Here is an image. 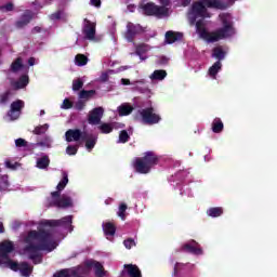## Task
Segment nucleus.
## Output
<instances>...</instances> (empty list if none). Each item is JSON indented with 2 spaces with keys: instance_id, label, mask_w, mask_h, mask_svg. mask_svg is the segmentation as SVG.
<instances>
[{
  "instance_id": "obj_1",
  "label": "nucleus",
  "mask_w": 277,
  "mask_h": 277,
  "mask_svg": "<svg viewBox=\"0 0 277 277\" xmlns=\"http://www.w3.org/2000/svg\"><path fill=\"white\" fill-rule=\"evenodd\" d=\"M25 242L27 245L24 251L34 265L42 263V253L40 252H53L57 248V242L53 240V235L47 229L28 232Z\"/></svg>"
},
{
  "instance_id": "obj_2",
  "label": "nucleus",
  "mask_w": 277,
  "mask_h": 277,
  "mask_svg": "<svg viewBox=\"0 0 277 277\" xmlns=\"http://www.w3.org/2000/svg\"><path fill=\"white\" fill-rule=\"evenodd\" d=\"M155 166H159V156L155 151H145L142 157H136L133 161L137 174H150Z\"/></svg>"
},
{
  "instance_id": "obj_3",
  "label": "nucleus",
  "mask_w": 277,
  "mask_h": 277,
  "mask_svg": "<svg viewBox=\"0 0 277 277\" xmlns=\"http://www.w3.org/2000/svg\"><path fill=\"white\" fill-rule=\"evenodd\" d=\"M207 8H213L214 10H224V3L220 0H201L195 1L192 4L188 14H194L200 18H207Z\"/></svg>"
},
{
  "instance_id": "obj_4",
  "label": "nucleus",
  "mask_w": 277,
  "mask_h": 277,
  "mask_svg": "<svg viewBox=\"0 0 277 277\" xmlns=\"http://www.w3.org/2000/svg\"><path fill=\"white\" fill-rule=\"evenodd\" d=\"M222 28L212 31V39L211 42H220V40H224L225 38H230L235 34V28L233 24L226 18H222Z\"/></svg>"
},
{
  "instance_id": "obj_5",
  "label": "nucleus",
  "mask_w": 277,
  "mask_h": 277,
  "mask_svg": "<svg viewBox=\"0 0 277 277\" xmlns=\"http://www.w3.org/2000/svg\"><path fill=\"white\" fill-rule=\"evenodd\" d=\"M142 10L146 16H157V18H162V16L170 15V9L164 6H159L155 2H148L142 5Z\"/></svg>"
},
{
  "instance_id": "obj_6",
  "label": "nucleus",
  "mask_w": 277,
  "mask_h": 277,
  "mask_svg": "<svg viewBox=\"0 0 277 277\" xmlns=\"http://www.w3.org/2000/svg\"><path fill=\"white\" fill-rule=\"evenodd\" d=\"M40 226H43L44 228H56L57 226H62L63 228H68L69 233H72V215L64 216L61 220H43L40 222Z\"/></svg>"
},
{
  "instance_id": "obj_7",
  "label": "nucleus",
  "mask_w": 277,
  "mask_h": 277,
  "mask_svg": "<svg viewBox=\"0 0 277 277\" xmlns=\"http://www.w3.org/2000/svg\"><path fill=\"white\" fill-rule=\"evenodd\" d=\"M143 124H159L161 122V116L155 113V108L147 107L138 110Z\"/></svg>"
},
{
  "instance_id": "obj_8",
  "label": "nucleus",
  "mask_w": 277,
  "mask_h": 277,
  "mask_svg": "<svg viewBox=\"0 0 277 277\" xmlns=\"http://www.w3.org/2000/svg\"><path fill=\"white\" fill-rule=\"evenodd\" d=\"M49 207H56L57 209H68L72 207V199L68 195H61L60 197H52Z\"/></svg>"
},
{
  "instance_id": "obj_9",
  "label": "nucleus",
  "mask_w": 277,
  "mask_h": 277,
  "mask_svg": "<svg viewBox=\"0 0 277 277\" xmlns=\"http://www.w3.org/2000/svg\"><path fill=\"white\" fill-rule=\"evenodd\" d=\"M25 108V102L23 100H16L11 104V108L8 111V116L11 120H18L21 114Z\"/></svg>"
},
{
  "instance_id": "obj_10",
  "label": "nucleus",
  "mask_w": 277,
  "mask_h": 277,
  "mask_svg": "<svg viewBox=\"0 0 277 277\" xmlns=\"http://www.w3.org/2000/svg\"><path fill=\"white\" fill-rule=\"evenodd\" d=\"M180 252H186L187 254L200 255L202 254V248L196 240H190L181 246Z\"/></svg>"
},
{
  "instance_id": "obj_11",
  "label": "nucleus",
  "mask_w": 277,
  "mask_h": 277,
  "mask_svg": "<svg viewBox=\"0 0 277 277\" xmlns=\"http://www.w3.org/2000/svg\"><path fill=\"white\" fill-rule=\"evenodd\" d=\"M82 34H83L85 40H94L96 38V23H94L88 18H84Z\"/></svg>"
},
{
  "instance_id": "obj_12",
  "label": "nucleus",
  "mask_w": 277,
  "mask_h": 277,
  "mask_svg": "<svg viewBox=\"0 0 277 277\" xmlns=\"http://www.w3.org/2000/svg\"><path fill=\"white\" fill-rule=\"evenodd\" d=\"M14 250V242L4 240L0 242V265H3L5 259H10L11 252Z\"/></svg>"
},
{
  "instance_id": "obj_13",
  "label": "nucleus",
  "mask_w": 277,
  "mask_h": 277,
  "mask_svg": "<svg viewBox=\"0 0 277 277\" xmlns=\"http://www.w3.org/2000/svg\"><path fill=\"white\" fill-rule=\"evenodd\" d=\"M66 142H79V140H88V132H81L79 129H69L65 133Z\"/></svg>"
},
{
  "instance_id": "obj_14",
  "label": "nucleus",
  "mask_w": 277,
  "mask_h": 277,
  "mask_svg": "<svg viewBox=\"0 0 277 277\" xmlns=\"http://www.w3.org/2000/svg\"><path fill=\"white\" fill-rule=\"evenodd\" d=\"M196 32L199 35V38L202 40H207L208 42H211L213 38V32H209L207 28L205 27V22L202 19H198L196 22Z\"/></svg>"
},
{
  "instance_id": "obj_15",
  "label": "nucleus",
  "mask_w": 277,
  "mask_h": 277,
  "mask_svg": "<svg viewBox=\"0 0 277 277\" xmlns=\"http://www.w3.org/2000/svg\"><path fill=\"white\" fill-rule=\"evenodd\" d=\"M31 21H34V13L31 10H26L22 15L21 18L15 22V27L17 29H23V27H27Z\"/></svg>"
},
{
  "instance_id": "obj_16",
  "label": "nucleus",
  "mask_w": 277,
  "mask_h": 277,
  "mask_svg": "<svg viewBox=\"0 0 277 277\" xmlns=\"http://www.w3.org/2000/svg\"><path fill=\"white\" fill-rule=\"evenodd\" d=\"M140 25H135L131 22L128 23L127 25V31L124 34V38L128 40V42H134L135 37L137 34H140Z\"/></svg>"
},
{
  "instance_id": "obj_17",
  "label": "nucleus",
  "mask_w": 277,
  "mask_h": 277,
  "mask_svg": "<svg viewBox=\"0 0 277 277\" xmlns=\"http://www.w3.org/2000/svg\"><path fill=\"white\" fill-rule=\"evenodd\" d=\"M105 110L103 107H96L94 108L90 114L88 118L89 124H98L101 122V119L103 118V114Z\"/></svg>"
},
{
  "instance_id": "obj_18",
  "label": "nucleus",
  "mask_w": 277,
  "mask_h": 277,
  "mask_svg": "<svg viewBox=\"0 0 277 277\" xmlns=\"http://www.w3.org/2000/svg\"><path fill=\"white\" fill-rule=\"evenodd\" d=\"M67 185H68V173L64 172L63 179L60 181V183L56 186L57 190L51 193V198H60V196L62 195V192H64Z\"/></svg>"
},
{
  "instance_id": "obj_19",
  "label": "nucleus",
  "mask_w": 277,
  "mask_h": 277,
  "mask_svg": "<svg viewBox=\"0 0 277 277\" xmlns=\"http://www.w3.org/2000/svg\"><path fill=\"white\" fill-rule=\"evenodd\" d=\"M126 271H122V274H127L129 277H142V271L135 264H124Z\"/></svg>"
},
{
  "instance_id": "obj_20",
  "label": "nucleus",
  "mask_w": 277,
  "mask_h": 277,
  "mask_svg": "<svg viewBox=\"0 0 277 277\" xmlns=\"http://www.w3.org/2000/svg\"><path fill=\"white\" fill-rule=\"evenodd\" d=\"M179 40H183V32H174L172 30L166 32L167 44H174V42H179Z\"/></svg>"
},
{
  "instance_id": "obj_21",
  "label": "nucleus",
  "mask_w": 277,
  "mask_h": 277,
  "mask_svg": "<svg viewBox=\"0 0 277 277\" xmlns=\"http://www.w3.org/2000/svg\"><path fill=\"white\" fill-rule=\"evenodd\" d=\"M212 57L217 60L216 62H222L226 58V51L222 47H215L212 49Z\"/></svg>"
},
{
  "instance_id": "obj_22",
  "label": "nucleus",
  "mask_w": 277,
  "mask_h": 277,
  "mask_svg": "<svg viewBox=\"0 0 277 277\" xmlns=\"http://www.w3.org/2000/svg\"><path fill=\"white\" fill-rule=\"evenodd\" d=\"M19 272L21 275L24 277L31 276V273L34 272V266H30L27 262L19 263Z\"/></svg>"
},
{
  "instance_id": "obj_23",
  "label": "nucleus",
  "mask_w": 277,
  "mask_h": 277,
  "mask_svg": "<svg viewBox=\"0 0 277 277\" xmlns=\"http://www.w3.org/2000/svg\"><path fill=\"white\" fill-rule=\"evenodd\" d=\"M103 230L106 237H114L116 235V225L111 222L104 223Z\"/></svg>"
},
{
  "instance_id": "obj_24",
  "label": "nucleus",
  "mask_w": 277,
  "mask_h": 277,
  "mask_svg": "<svg viewBox=\"0 0 277 277\" xmlns=\"http://www.w3.org/2000/svg\"><path fill=\"white\" fill-rule=\"evenodd\" d=\"M149 49L150 48H148V44L140 43L135 48V54L138 55L140 60H146V57H144V54L148 53Z\"/></svg>"
},
{
  "instance_id": "obj_25",
  "label": "nucleus",
  "mask_w": 277,
  "mask_h": 277,
  "mask_svg": "<svg viewBox=\"0 0 277 277\" xmlns=\"http://www.w3.org/2000/svg\"><path fill=\"white\" fill-rule=\"evenodd\" d=\"M168 77V71L163 70V69H156L151 76L150 79L153 81H163V79Z\"/></svg>"
},
{
  "instance_id": "obj_26",
  "label": "nucleus",
  "mask_w": 277,
  "mask_h": 277,
  "mask_svg": "<svg viewBox=\"0 0 277 277\" xmlns=\"http://www.w3.org/2000/svg\"><path fill=\"white\" fill-rule=\"evenodd\" d=\"M133 106L129 104H121L118 107V114L119 116H131V114H133Z\"/></svg>"
},
{
  "instance_id": "obj_27",
  "label": "nucleus",
  "mask_w": 277,
  "mask_h": 277,
  "mask_svg": "<svg viewBox=\"0 0 277 277\" xmlns=\"http://www.w3.org/2000/svg\"><path fill=\"white\" fill-rule=\"evenodd\" d=\"M27 85H29V76L27 75H22L15 82V88L17 90H23V88H27Z\"/></svg>"
},
{
  "instance_id": "obj_28",
  "label": "nucleus",
  "mask_w": 277,
  "mask_h": 277,
  "mask_svg": "<svg viewBox=\"0 0 277 277\" xmlns=\"http://www.w3.org/2000/svg\"><path fill=\"white\" fill-rule=\"evenodd\" d=\"M5 262L2 263V265H5V267H9V269H12V272H19L21 269V263L12 261L10 258L4 259Z\"/></svg>"
},
{
  "instance_id": "obj_29",
  "label": "nucleus",
  "mask_w": 277,
  "mask_h": 277,
  "mask_svg": "<svg viewBox=\"0 0 277 277\" xmlns=\"http://www.w3.org/2000/svg\"><path fill=\"white\" fill-rule=\"evenodd\" d=\"M212 131L213 133H222L224 131V122H222V119L215 118L212 121Z\"/></svg>"
},
{
  "instance_id": "obj_30",
  "label": "nucleus",
  "mask_w": 277,
  "mask_h": 277,
  "mask_svg": "<svg viewBox=\"0 0 277 277\" xmlns=\"http://www.w3.org/2000/svg\"><path fill=\"white\" fill-rule=\"evenodd\" d=\"M223 213L224 209L222 207H214L207 210V215H209V217H220Z\"/></svg>"
},
{
  "instance_id": "obj_31",
  "label": "nucleus",
  "mask_w": 277,
  "mask_h": 277,
  "mask_svg": "<svg viewBox=\"0 0 277 277\" xmlns=\"http://www.w3.org/2000/svg\"><path fill=\"white\" fill-rule=\"evenodd\" d=\"M51 159H49V156H43L37 160V168L39 170H47V167L50 166Z\"/></svg>"
},
{
  "instance_id": "obj_32",
  "label": "nucleus",
  "mask_w": 277,
  "mask_h": 277,
  "mask_svg": "<svg viewBox=\"0 0 277 277\" xmlns=\"http://www.w3.org/2000/svg\"><path fill=\"white\" fill-rule=\"evenodd\" d=\"M82 142H85L87 150H92L96 146V137L92 134H88L87 138L82 140Z\"/></svg>"
},
{
  "instance_id": "obj_33",
  "label": "nucleus",
  "mask_w": 277,
  "mask_h": 277,
  "mask_svg": "<svg viewBox=\"0 0 277 277\" xmlns=\"http://www.w3.org/2000/svg\"><path fill=\"white\" fill-rule=\"evenodd\" d=\"M220 70H222V62L216 61L210 68H209V75L210 77H215Z\"/></svg>"
},
{
  "instance_id": "obj_34",
  "label": "nucleus",
  "mask_w": 277,
  "mask_h": 277,
  "mask_svg": "<svg viewBox=\"0 0 277 277\" xmlns=\"http://www.w3.org/2000/svg\"><path fill=\"white\" fill-rule=\"evenodd\" d=\"M47 131H49V123H44L43 126H37L34 129L32 134L34 135H44V133H47Z\"/></svg>"
},
{
  "instance_id": "obj_35",
  "label": "nucleus",
  "mask_w": 277,
  "mask_h": 277,
  "mask_svg": "<svg viewBox=\"0 0 277 277\" xmlns=\"http://www.w3.org/2000/svg\"><path fill=\"white\" fill-rule=\"evenodd\" d=\"M23 68V58L17 57L12 64H11V70L12 72H18Z\"/></svg>"
},
{
  "instance_id": "obj_36",
  "label": "nucleus",
  "mask_w": 277,
  "mask_h": 277,
  "mask_svg": "<svg viewBox=\"0 0 277 277\" xmlns=\"http://www.w3.org/2000/svg\"><path fill=\"white\" fill-rule=\"evenodd\" d=\"M75 62L77 66H85L88 64V56L84 54H77L75 57Z\"/></svg>"
},
{
  "instance_id": "obj_37",
  "label": "nucleus",
  "mask_w": 277,
  "mask_h": 277,
  "mask_svg": "<svg viewBox=\"0 0 277 277\" xmlns=\"http://www.w3.org/2000/svg\"><path fill=\"white\" fill-rule=\"evenodd\" d=\"M94 267L96 277L105 276V268L103 267V264H101V262H94Z\"/></svg>"
},
{
  "instance_id": "obj_38",
  "label": "nucleus",
  "mask_w": 277,
  "mask_h": 277,
  "mask_svg": "<svg viewBox=\"0 0 277 277\" xmlns=\"http://www.w3.org/2000/svg\"><path fill=\"white\" fill-rule=\"evenodd\" d=\"M101 133H104V134H109L111 133V131H114V126L111 123H102L100 127H98Z\"/></svg>"
},
{
  "instance_id": "obj_39",
  "label": "nucleus",
  "mask_w": 277,
  "mask_h": 277,
  "mask_svg": "<svg viewBox=\"0 0 277 277\" xmlns=\"http://www.w3.org/2000/svg\"><path fill=\"white\" fill-rule=\"evenodd\" d=\"M127 209H128L127 203H120L119 210H118V212H117V215H118L121 220H126V219H127Z\"/></svg>"
},
{
  "instance_id": "obj_40",
  "label": "nucleus",
  "mask_w": 277,
  "mask_h": 277,
  "mask_svg": "<svg viewBox=\"0 0 277 277\" xmlns=\"http://www.w3.org/2000/svg\"><path fill=\"white\" fill-rule=\"evenodd\" d=\"M131 140V136H129V132L127 130H122L119 133V144H127Z\"/></svg>"
},
{
  "instance_id": "obj_41",
  "label": "nucleus",
  "mask_w": 277,
  "mask_h": 277,
  "mask_svg": "<svg viewBox=\"0 0 277 277\" xmlns=\"http://www.w3.org/2000/svg\"><path fill=\"white\" fill-rule=\"evenodd\" d=\"M0 179V192H5V189L10 187V181H8V175H2Z\"/></svg>"
},
{
  "instance_id": "obj_42",
  "label": "nucleus",
  "mask_w": 277,
  "mask_h": 277,
  "mask_svg": "<svg viewBox=\"0 0 277 277\" xmlns=\"http://www.w3.org/2000/svg\"><path fill=\"white\" fill-rule=\"evenodd\" d=\"M96 94V90H82L80 91V98H92Z\"/></svg>"
},
{
  "instance_id": "obj_43",
  "label": "nucleus",
  "mask_w": 277,
  "mask_h": 277,
  "mask_svg": "<svg viewBox=\"0 0 277 277\" xmlns=\"http://www.w3.org/2000/svg\"><path fill=\"white\" fill-rule=\"evenodd\" d=\"M83 88V82L81 79H76L72 81V90L74 92H79Z\"/></svg>"
},
{
  "instance_id": "obj_44",
  "label": "nucleus",
  "mask_w": 277,
  "mask_h": 277,
  "mask_svg": "<svg viewBox=\"0 0 277 277\" xmlns=\"http://www.w3.org/2000/svg\"><path fill=\"white\" fill-rule=\"evenodd\" d=\"M62 16H64V11L58 10L55 13H52L50 15L51 21H62Z\"/></svg>"
},
{
  "instance_id": "obj_45",
  "label": "nucleus",
  "mask_w": 277,
  "mask_h": 277,
  "mask_svg": "<svg viewBox=\"0 0 277 277\" xmlns=\"http://www.w3.org/2000/svg\"><path fill=\"white\" fill-rule=\"evenodd\" d=\"M185 265L187 264L176 262L173 268L172 276H175V277L179 276V272H181V269H183Z\"/></svg>"
},
{
  "instance_id": "obj_46",
  "label": "nucleus",
  "mask_w": 277,
  "mask_h": 277,
  "mask_svg": "<svg viewBox=\"0 0 277 277\" xmlns=\"http://www.w3.org/2000/svg\"><path fill=\"white\" fill-rule=\"evenodd\" d=\"M14 11V3L8 2L4 5L0 6V12H13Z\"/></svg>"
},
{
  "instance_id": "obj_47",
  "label": "nucleus",
  "mask_w": 277,
  "mask_h": 277,
  "mask_svg": "<svg viewBox=\"0 0 277 277\" xmlns=\"http://www.w3.org/2000/svg\"><path fill=\"white\" fill-rule=\"evenodd\" d=\"M10 91L0 94V105H5L10 101Z\"/></svg>"
},
{
  "instance_id": "obj_48",
  "label": "nucleus",
  "mask_w": 277,
  "mask_h": 277,
  "mask_svg": "<svg viewBox=\"0 0 277 277\" xmlns=\"http://www.w3.org/2000/svg\"><path fill=\"white\" fill-rule=\"evenodd\" d=\"M123 246L127 250H131L133 246H135V240L133 238H128L123 241Z\"/></svg>"
},
{
  "instance_id": "obj_49",
  "label": "nucleus",
  "mask_w": 277,
  "mask_h": 277,
  "mask_svg": "<svg viewBox=\"0 0 277 277\" xmlns=\"http://www.w3.org/2000/svg\"><path fill=\"white\" fill-rule=\"evenodd\" d=\"M15 146L17 148H27V141L25 138H16Z\"/></svg>"
},
{
  "instance_id": "obj_50",
  "label": "nucleus",
  "mask_w": 277,
  "mask_h": 277,
  "mask_svg": "<svg viewBox=\"0 0 277 277\" xmlns=\"http://www.w3.org/2000/svg\"><path fill=\"white\" fill-rule=\"evenodd\" d=\"M36 146H45L47 148H51V138L45 136L44 141L38 142Z\"/></svg>"
},
{
  "instance_id": "obj_51",
  "label": "nucleus",
  "mask_w": 277,
  "mask_h": 277,
  "mask_svg": "<svg viewBox=\"0 0 277 277\" xmlns=\"http://www.w3.org/2000/svg\"><path fill=\"white\" fill-rule=\"evenodd\" d=\"M79 148L77 146L68 145L66 148L67 155H77Z\"/></svg>"
},
{
  "instance_id": "obj_52",
  "label": "nucleus",
  "mask_w": 277,
  "mask_h": 277,
  "mask_svg": "<svg viewBox=\"0 0 277 277\" xmlns=\"http://www.w3.org/2000/svg\"><path fill=\"white\" fill-rule=\"evenodd\" d=\"M62 108L63 109H72V103L70 102V100L65 98L63 101Z\"/></svg>"
},
{
  "instance_id": "obj_53",
  "label": "nucleus",
  "mask_w": 277,
  "mask_h": 277,
  "mask_svg": "<svg viewBox=\"0 0 277 277\" xmlns=\"http://www.w3.org/2000/svg\"><path fill=\"white\" fill-rule=\"evenodd\" d=\"M54 277H70V274L66 269H62L54 274Z\"/></svg>"
},
{
  "instance_id": "obj_54",
  "label": "nucleus",
  "mask_w": 277,
  "mask_h": 277,
  "mask_svg": "<svg viewBox=\"0 0 277 277\" xmlns=\"http://www.w3.org/2000/svg\"><path fill=\"white\" fill-rule=\"evenodd\" d=\"M160 6L159 8H170L172 5V2L170 0H159Z\"/></svg>"
},
{
  "instance_id": "obj_55",
  "label": "nucleus",
  "mask_w": 277,
  "mask_h": 277,
  "mask_svg": "<svg viewBox=\"0 0 277 277\" xmlns=\"http://www.w3.org/2000/svg\"><path fill=\"white\" fill-rule=\"evenodd\" d=\"M197 18H200V16L199 15H195V14H189L190 25H196Z\"/></svg>"
},
{
  "instance_id": "obj_56",
  "label": "nucleus",
  "mask_w": 277,
  "mask_h": 277,
  "mask_svg": "<svg viewBox=\"0 0 277 277\" xmlns=\"http://www.w3.org/2000/svg\"><path fill=\"white\" fill-rule=\"evenodd\" d=\"M101 0H90V5H93V8H101Z\"/></svg>"
},
{
  "instance_id": "obj_57",
  "label": "nucleus",
  "mask_w": 277,
  "mask_h": 277,
  "mask_svg": "<svg viewBox=\"0 0 277 277\" xmlns=\"http://www.w3.org/2000/svg\"><path fill=\"white\" fill-rule=\"evenodd\" d=\"M42 31V28L40 26H35L31 30L32 34H40Z\"/></svg>"
},
{
  "instance_id": "obj_58",
  "label": "nucleus",
  "mask_w": 277,
  "mask_h": 277,
  "mask_svg": "<svg viewBox=\"0 0 277 277\" xmlns=\"http://www.w3.org/2000/svg\"><path fill=\"white\" fill-rule=\"evenodd\" d=\"M121 83H122V85H131V80H129L127 78H122Z\"/></svg>"
},
{
  "instance_id": "obj_59",
  "label": "nucleus",
  "mask_w": 277,
  "mask_h": 277,
  "mask_svg": "<svg viewBox=\"0 0 277 277\" xmlns=\"http://www.w3.org/2000/svg\"><path fill=\"white\" fill-rule=\"evenodd\" d=\"M28 65L29 66H35L36 65V58L35 57L28 58Z\"/></svg>"
},
{
  "instance_id": "obj_60",
  "label": "nucleus",
  "mask_w": 277,
  "mask_h": 277,
  "mask_svg": "<svg viewBox=\"0 0 277 277\" xmlns=\"http://www.w3.org/2000/svg\"><path fill=\"white\" fill-rule=\"evenodd\" d=\"M84 106H85V105L83 104V102H79V103L76 105V107H77V109H78L79 111H81V109H83Z\"/></svg>"
},
{
  "instance_id": "obj_61",
  "label": "nucleus",
  "mask_w": 277,
  "mask_h": 277,
  "mask_svg": "<svg viewBox=\"0 0 277 277\" xmlns=\"http://www.w3.org/2000/svg\"><path fill=\"white\" fill-rule=\"evenodd\" d=\"M101 79H102V81H108L109 75L103 74V75L101 76Z\"/></svg>"
},
{
  "instance_id": "obj_62",
  "label": "nucleus",
  "mask_w": 277,
  "mask_h": 277,
  "mask_svg": "<svg viewBox=\"0 0 277 277\" xmlns=\"http://www.w3.org/2000/svg\"><path fill=\"white\" fill-rule=\"evenodd\" d=\"M5 233V227H3V223L0 222V234Z\"/></svg>"
},
{
  "instance_id": "obj_63",
  "label": "nucleus",
  "mask_w": 277,
  "mask_h": 277,
  "mask_svg": "<svg viewBox=\"0 0 277 277\" xmlns=\"http://www.w3.org/2000/svg\"><path fill=\"white\" fill-rule=\"evenodd\" d=\"M8 168H12V164L10 162H6Z\"/></svg>"
},
{
  "instance_id": "obj_64",
  "label": "nucleus",
  "mask_w": 277,
  "mask_h": 277,
  "mask_svg": "<svg viewBox=\"0 0 277 277\" xmlns=\"http://www.w3.org/2000/svg\"><path fill=\"white\" fill-rule=\"evenodd\" d=\"M40 114H41V116H43V114H44V110H41V111H40Z\"/></svg>"
}]
</instances>
